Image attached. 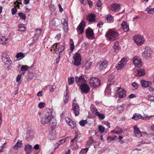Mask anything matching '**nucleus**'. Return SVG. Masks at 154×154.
I'll use <instances>...</instances> for the list:
<instances>
[{"label":"nucleus","instance_id":"nucleus-1","mask_svg":"<svg viewBox=\"0 0 154 154\" xmlns=\"http://www.w3.org/2000/svg\"><path fill=\"white\" fill-rule=\"evenodd\" d=\"M105 36L108 40L110 41H113L116 40L118 38V33L115 30L109 29L106 33Z\"/></svg>","mask_w":154,"mask_h":154},{"label":"nucleus","instance_id":"nucleus-2","mask_svg":"<svg viewBox=\"0 0 154 154\" xmlns=\"http://www.w3.org/2000/svg\"><path fill=\"white\" fill-rule=\"evenodd\" d=\"M41 123L43 124L49 123L50 124H52L54 126L56 125V123L55 122L54 119H52L46 116H41Z\"/></svg>","mask_w":154,"mask_h":154},{"label":"nucleus","instance_id":"nucleus-3","mask_svg":"<svg viewBox=\"0 0 154 154\" xmlns=\"http://www.w3.org/2000/svg\"><path fill=\"white\" fill-rule=\"evenodd\" d=\"M73 59L74 60L73 61V63L74 65L78 66L81 64V57L80 54L76 53L74 54Z\"/></svg>","mask_w":154,"mask_h":154},{"label":"nucleus","instance_id":"nucleus-4","mask_svg":"<svg viewBox=\"0 0 154 154\" xmlns=\"http://www.w3.org/2000/svg\"><path fill=\"white\" fill-rule=\"evenodd\" d=\"M133 40L138 45H142L144 42V39L143 36L138 35H135L133 37Z\"/></svg>","mask_w":154,"mask_h":154},{"label":"nucleus","instance_id":"nucleus-5","mask_svg":"<svg viewBox=\"0 0 154 154\" xmlns=\"http://www.w3.org/2000/svg\"><path fill=\"white\" fill-rule=\"evenodd\" d=\"M90 83L91 86L94 88L100 85V81L98 78L95 77L91 78Z\"/></svg>","mask_w":154,"mask_h":154},{"label":"nucleus","instance_id":"nucleus-6","mask_svg":"<svg viewBox=\"0 0 154 154\" xmlns=\"http://www.w3.org/2000/svg\"><path fill=\"white\" fill-rule=\"evenodd\" d=\"M127 59L125 57H123L121 59V60L118 63L116 66V69L118 70H121L122 69L127 63Z\"/></svg>","mask_w":154,"mask_h":154},{"label":"nucleus","instance_id":"nucleus-7","mask_svg":"<svg viewBox=\"0 0 154 154\" xmlns=\"http://www.w3.org/2000/svg\"><path fill=\"white\" fill-rule=\"evenodd\" d=\"M126 91L125 89L121 88H118L116 95L119 98H124L126 96Z\"/></svg>","mask_w":154,"mask_h":154},{"label":"nucleus","instance_id":"nucleus-8","mask_svg":"<svg viewBox=\"0 0 154 154\" xmlns=\"http://www.w3.org/2000/svg\"><path fill=\"white\" fill-rule=\"evenodd\" d=\"M151 49L149 47L146 46L145 48L144 51L143 52L142 56L146 59H149L151 57Z\"/></svg>","mask_w":154,"mask_h":154},{"label":"nucleus","instance_id":"nucleus-9","mask_svg":"<svg viewBox=\"0 0 154 154\" xmlns=\"http://www.w3.org/2000/svg\"><path fill=\"white\" fill-rule=\"evenodd\" d=\"M86 36L88 39H93L94 38V33L92 29L90 27H88L86 30Z\"/></svg>","mask_w":154,"mask_h":154},{"label":"nucleus","instance_id":"nucleus-10","mask_svg":"<svg viewBox=\"0 0 154 154\" xmlns=\"http://www.w3.org/2000/svg\"><path fill=\"white\" fill-rule=\"evenodd\" d=\"M85 25L86 23L83 20L79 23L76 29L78 34H82L83 33Z\"/></svg>","mask_w":154,"mask_h":154},{"label":"nucleus","instance_id":"nucleus-11","mask_svg":"<svg viewBox=\"0 0 154 154\" xmlns=\"http://www.w3.org/2000/svg\"><path fill=\"white\" fill-rule=\"evenodd\" d=\"M132 61L135 66L138 67H141L143 64L141 59L138 57H134L132 59Z\"/></svg>","mask_w":154,"mask_h":154},{"label":"nucleus","instance_id":"nucleus-12","mask_svg":"<svg viewBox=\"0 0 154 154\" xmlns=\"http://www.w3.org/2000/svg\"><path fill=\"white\" fill-rule=\"evenodd\" d=\"M75 82L79 86L86 83V81L82 76H76L75 78Z\"/></svg>","mask_w":154,"mask_h":154},{"label":"nucleus","instance_id":"nucleus-13","mask_svg":"<svg viewBox=\"0 0 154 154\" xmlns=\"http://www.w3.org/2000/svg\"><path fill=\"white\" fill-rule=\"evenodd\" d=\"M72 110L75 116H77L79 114L80 108L77 103H73Z\"/></svg>","mask_w":154,"mask_h":154},{"label":"nucleus","instance_id":"nucleus-14","mask_svg":"<svg viewBox=\"0 0 154 154\" xmlns=\"http://www.w3.org/2000/svg\"><path fill=\"white\" fill-rule=\"evenodd\" d=\"M42 116H46L52 119H54L52 116V111L49 108H47L44 110Z\"/></svg>","mask_w":154,"mask_h":154},{"label":"nucleus","instance_id":"nucleus-15","mask_svg":"<svg viewBox=\"0 0 154 154\" xmlns=\"http://www.w3.org/2000/svg\"><path fill=\"white\" fill-rule=\"evenodd\" d=\"M80 89L84 93H87L90 91L89 86L86 83L79 86Z\"/></svg>","mask_w":154,"mask_h":154},{"label":"nucleus","instance_id":"nucleus-16","mask_svg":"<svg viewBox=\"0 0 154 154\" xmlns=\"http://www.w3.org/2000/svg\"><path fill=\"white\" fill-rule=\"evenodd\" d=\"M2 60L4 63L7 64H10L11 62L8 56L5 53H3L2 54Z\"/></svg>","mask_w":154,"mask_h":154},{"label":"nucleus","instance_id":"nucleus-17","mask_svg":"<svg viewBox=\"0 0 154 154\" xmlns=\"http://www.w3.org/2000/svg\"><path fill=\"white\" fill-rule=\"evenodd\" d=\"M133 129H134V136L136 137L140 138L142 137V133L139 129L137 126H134Z\"/></svg>","mask_w":154,"mask_h":154},{"label":"nucleus","instance_id":"nucleus-18","mask_svg":"<svg viewBox=\"0 0 154 154\" xmlns=\"http://www.w3.org/2000/svg\"><path fill=\"white\" fill-rule=\"evenodd\" d=\"M96 16L94 14H89L87 16V19L89 22H95L96 21Z\"/></svg>","mask_w":154,"mask_h":154},{"label":"nucleus","instance_id":"nucleus-19","mask_svg":"<svg viewBox=\"0 0 154 154\" xmlns=\"http://www.w3.org/2000/svg\"><path fill=\"white\" fill-rule=\"evenodd\" d=\"M120 9V6L118 4H112L111 6L110 9L112 11L118 12Z\"/></svg>","mask_w":154,"mask_h":154},{"label":"nucleus","instance_id":"nucleus-20","mask_svg":"<svg viewBox=\"0 0 154 154\" xmlns=\"http://www.w3.org/2000/svg\"><path fill=\"white\" fill-rule=\"evenodd\" d=\"M81 137L80 134H76L74 137V138L72 139L71 141L70 144L72 145L75 146L77 145V142L78 140Z\"/></svg>","mask_w":154,"mask_h":154},{"label":"nucleus","instance_id":"nucleus-21","mask_svg":"<svg viewBox=\"0 0 154 154\" xmlns=\"http://www.w3.org/2000/svg\"><path fill=\"white\" fill-rule=\"evenodd\" d=\"M108 64V62L106 60H104L100 64L99 68L101 70H104L107 68Z\"/></svg>","mask_w":154,"mask_h":154},{"label":"nucleus","instance_id":"nucleus-22","mask_svg":"<svg viewBox=\"0 0 154 154\" xmlns=\"http://www.w3.org/2000/svg\"><path fill=\"white\" fill-rule=\"evenodd\" d=\"M136 75L138 76H142L145 74V70L144 69L138 68L136 70Z\"/></svg>","mask_w":154,"mask_h":154},{"label":"nucleus","instance_id":"nucleus-23","mask_svg":"<svg viewBox=\"0 0 154 154\" xmlns=\"http://www.w3.org/2000/svg\"><path fill=\"white\" fill-rule=\"evenodd\" d=\"M141 83L142 86L145 88L149 87L152 85V82L150 81L141 80Z\"/></svg>","mask_w":154,"mask_h":154},{"label":"nucleus","instance_id":"nucleus-24","mask_svg":"<svg viewBox=\"0 0 154 154\" xmlns=\"http://www.w3.org/2000/svg\"><path fill=\"white\" fill-rule=\"evenodd\" d=\"M94 110L95 111L94 114L97 116L100 119L103 120L105 118V116L104 114L100 113L98 111L97 109H94Z\"/></svg>","mask_w":154,"mask_h":154},{"label":"nucleus","instance_id":"nucleus-25","mask_svg":"<svg viewBox=\"0 0 154 154\" xmlns=\"http://www.w3.org/2000/svg\"><path fill=\"white\" fill-rule=\"evenodd\" d=\"M32 146L30 145H26L25 147L24 150L26 154H31Z\"/></svg>","mask_w":154,"mask_h":154},{"label":"nucleus","instance_id":"nucleus-26","mask_svg":"<svg viewBox=\"0 0 154 154\" xmlns=\"http://www.w3.org/2000/svg\"><path fill=\"white\" fill-rule=\"evenodd\" d=\"M121 26L122 27V29L125 32H128L129 29V26L127 23L123 21L121 24Z\"/></svg>","mask_w":154,"mask_h":154},{"label":"nucleus","instance_id":"nucleus-27","mask_svg":"<svg viewBox=\"0 0 154 154\" xmlns=\"http://www.w3.org/2000/svg\"><path fill=\"white\" fill-rule=\"evenodd\" d=\"M105 18L108 22L109 23H112L114 20L113 17L110 14H108L106 15L105 16Z\"/></svg>","mask_w":154,"mask_h":154},{"label":"nucleus","instance_id":"nucleus-28","mask_svg":"<svg viewBox=\"0 0 154 154\" xmlns=\"http://www.w3.org/2000/svg\"><path fill=\"white\" fill-rule=\"evenodd\" d=\"M142 118V116L141 114L135 113L134 114L132 118L134 120H137L141 119Z\"/></svg>","mask_w":154,"mask_h":154},{"label":"nucleus","instance_id":"nucleus-29","mask_svg":"<svg viewBox=\"0 0 154 154\" xmlns=\"http://www.w3.org/2000/svg\"><path fill=\"white\" fill-rule=\"evenodd\" d=\"M61 23L64 26V29H65L67 31L68 28L67 21L65 19H62Z\"/></svg>","mask_w":154,"mask_h":154},{"label":"nucleus","instance_id":"nucleus-30","mask_svg":"<svg viewBox=\"0 0 154 154\" xmlns=\"http://www.w3.org/2000/svg\"><path fill=\"white\" fill-rule=\"evenodd\" d=\"M19 30L20 31H25L26 30V28L23 24H21L18 25Z\"/></svg>","mask_w":154,"mask_h":154},{"label":"nucleus","instance_id":"nucleus-31","mask_svg":"<svg viewBox=\"0 0 154 154\" xmlns=\"http://www.w3.org/2000/svg\"><path fill=\"white\" fill-rule=\"evenodd\" d=\"M64 47L63 45H60L59 43V46L57 48V50L56 51H58L59 53L62 52L64 49Z\"/></svg>","mask_w":154,"mask_h":154},{"label":"nucleus","instance_id":"nucleus-32","mask_svg":"<svg viewBox=\"0 0 154 154\" xmlns=\"http://www.w3.org/2000/svg\"><path fill=\"white\" fill-rule=\"evenodd\" d=\"M42 29H36L35 32V35L37 37H38L40 35L42 32Z\"/></svg>","mask_w":154,"mask_h":154},{"label":"nucleus","instance_id":"nucleus-33","mask_svg":"<svg viewBox=\"0 0 154 154\" xmlns=\"http://www.w3.org/2000/svg\"><path fill=\"white\" fill-rule=\"evenodd\" d=\"M113 48L116 52V53L118 51L119 43L118 42H116L114 43Z\"/></svg>","mask_w":154,"mask_h":154},{"label":"nucleus","instance_id":"nucleus-34","mask_svg":"<svg viewBox=\"0 0 154 154\" xmlns=\"http://www.w3.org/2000/svg\"><path fill=\"white\" fill-rule=\"evenodd\" d=\"M91 65V62L90 61H88L85 63L84 67L86 69H89Z\"/></svg>","mask_w":154,"mask_h":154},{"label":"nucleus","instance_id":"nucleus-35","mask_svg":"<svg viewBox=\"0 0 154 154\" xmlns=\"http://www.w3.org/2000/svg\"><path fill=\"white\" fill-rule=\"evenodd\" d=\"M124 106L122 105L120 106L117 108V111L119 113H121L124 110Z\"/></svg>","mask_w":154,"mask_h":154},{"label":"nucleus","instance_id":"nucleus-36","mask_svg":"<svg viewBox=\"0 0 154 154\" xmlns=\"http://www.w3.org/2000/svg\"><path fill=\"white\" fill-rule=\"evenodd\" d=\"M25 57V54L21 52L17 53L16 56V57L17 58H23L24 57Z\"/></svg>","mask_w":154,"mask_h":154},{"label":"nucleus","instance_id":"nucleus-37","mask_svg":"<svg viewBox=\"0 0 154 154\" xmlns=\"http://www.w3.org/2000/svg\"><path fill=\"white\" fill-rule=\"evenodd\" d=\"M18 16L22 20H25L26 19V16L22 12H20L18 14Z\"/></svg>","mask_w":154,"mask_h":154},{"label":"nucleus","instance_id":"nucleus-38","mask_svg":"<svg viewBox=\"0 0 154 154\" xmlns=\"http://www.w3.org/2000/svg\"><path fill=\"white\" fill-rule=\"evenodd\" d=\"M88 150V148H83L80 151V154H86Z\"/></svg>","mask_w":154,"mask_h":154},{"label":"nucleus","instance_id":"nucleus-39","mask_svg":"<svg viewBox=\"0 0 154 154\" xmlns=\"http://www.w3.org/2000/svg\"><path fill=\"white\" fill-rule=\"evenodd\" d=\"M72 128H74L76 126V124L75 122L72 121L68 125Z\"/></svg>","mask_w":154,"mask_h":154},{"label":"nucleus","instance_id":"nucleus-40","mask_svg":"<svg viewBox=\"0 0 154 154\" xmlns=\"http://www.w3.org/2000/svg\"><path fill=\"white\" fill-rule=\"evenodd\" d=\"M29 67L26 65H22L21 68V70L22 71H26L29 68Z\"/></svg>","mask_w":154,"mask_h":154},{"label":"nucleus","instance_id":"nucleus-41","mask_svg":"<svg viewBox=\"0 0 154 154\" xmlns=\"http://www.w3.org/2000/svg\"><path fill=\"white\" fill-rule=\"evenodd\" d=\"M74 82V79L73 77L68 78V83L70 85H72Z\"/></svg>","mask_w":154,"mask_h":154},{"label":"nucleus","instance_id":"nucleus-42","mask_svg":"<svg viewBox=\"0 0 154 154\" xmlns=\"http://www.w3.org/2000/svg\"><path fill=\"white\" fill-rule=\"evenodd\" d=\"M105 128L102 125H100L98 127V130L101 133L103 132L105 130Z\"/></svg>","mask_w":154,"mask_h":154},{"label":"nucleus","instance_id":"nucleus-43","mask_svg":"<svg viewBox=\"0 0 154 154\" xmlns=\"http://www.w3.org/2000/svg\"><path fill=\"white\" fill-rule=\"evenodd\" d=\"M87 123V121L86 120H82L79 122V124L80 125L82 126H84L85 124Z\"/></svg>","mask_w":154,"mask_h":154},{"label":"nucleus","instance_id":"nucleus-44","mask_svg":"<svg viewBox=\"0 0 154 154\" xmlns=\"http://www.w3.org/2000/svg\"><path fill=\"white\" fill-rule=\"evenodd\" d=\"M22 0H17V1L14 3V4L16 5L17 7H19L20 5L19 4H22Z\"/></svg>","mask_w":154,"mask_h":154},{"label":"nucleus","instance_id":"nucleus-45","mask_svg":"<svg viewBox=\"0 0 154 154\" xmlns=\"http://www.w3.org/2000/svg\"><path fill=\"white\" fill-rule=\"evenodd\" d=\"M117 128L119 129V131H112V132L114 133L117 134H119L121 133L123 131L121 129V128H119L118 127H116V129Z\"/></svg>","mask_w":154,"mask_h":154},{"label":"nucleus","instance_id":"nucleus-46","mask_svg":"<svg viewBox=\"0 0 154 154\" xmlns=\"http://www.w3.org/2000/svg\"><path fill=\"white\" fill-rule=\"evenodd\" d=\"M59 21L57 19H55L52 20L51 21L52 25L54 26H55L56 25Z\"/></svg>","mask_w":154,"mask_h":154},{"label":"nucleus","instance_id":"nucleus-47","mask_svg":"<svg viewBox=\"0 0 154 154\" xmlns=\"http://www.w3.org/2000/svg\"><path fill=\"white\" fill-rule=\"evenodd\" d=\"M132 85L133 87H134L135 89H137L139 87V85L137 83L135 82H133L132 83Z\"/></svg>","mask_w":154,"mask_h":154},{"label":"nucleus","instance_id":"nucleus-48","mask_svg":"<svg viewBox=\"0 0 154 154\" xmlns=\"http://www.w3.org/2000/svg\"><path fill=\"white\" fill-rule=\"evenodd\" d=\"M146 10L147 12L149 14H153L154 13V8H147Z\"/></svg>","mask_w":154,"mask_h":154},{"label":"nucleus","instance_id":"nucleus-49","mask_svg":"<svg viewBox=\"0 0 154 154\" xmlns=\"http://www.w3.org/2000/svg\"><path fill=\"white\" fill-rule=\"evenodd\" d=\"M58 46H59V43H57L53 45L52 47L54 50H55V49L57 50Z\"/></svg>","mask_w":154,"mask_h":154},{"label":"nucleus","instance_id":"nucleus-50","mask_svg":"<svg viewBox=\"0 0 154 154\" xmlns=\"http://www.w3.org/2000/svg\"><path fill=\"white\" fill-rule=\"evenodd\" d=\"M96 5L97 7H100L102 5L101 2L100 0H96Z\"/></svg>","mask_w":154,"mask_h":154},{"label":"nucleus","instance_id":"nucleus-51","mask_svg":"<svg viewBox=\"0 0 154 154\" xmlns=\"http://www.w3.org/2000/svg\"><path fill=\"white\" fill-rule=\"evenodd\" d=\"M45 106V104L44 102L40 103L38 104V107L40 108H42Z\"/></svg>","mask_w":154,"mask_h":154},{"label":"nucleus","instance_id":"nucleus-52","mask_svg":"<svg viewBox=\"0 0 154 154\" xmlns=\"http://www.w3.org/2000/svg\"><path fill=\"white\" fill-rule=\"evenodd\" d=\"M63 98V101L65 104H66L68 102V95H67V94H66V96H65Z\"/></svg>","mask_w":154,"mask_h":154},{"label":"nucleus","instance_id":"nucleus-53","mask_svg":"<svg viewBox=\"0 0 154 154\" xmlns=\"http://www.w3.org/2000/svg\"><path fill=\"white\" fill-rule=\"evenodd\" d=\"M112 83L111 82V83H108V85L107 86V87H106V90H107L108 89H109V88H109V86L110 85H111L112 84H113V82L114 81V79H112ZM109 82H111V80L110 79H109Z\"/></svg>","mask_w":154,"mask_h":154},{"label":"nucleus","instance_id":"nucleus-54","mask_svg":"<svg viewBox=\"0 0 154 154\" xmlns=\"http://www.w3.org/2000/svg\"><path fill=\"white\" fill-rule=\"evenodd\" d=\"M49 7L50 10L53 11H54L56 9V8L54 5L52 4H50L49 5Z\"/></svg>","mask_w":154,"mask_h":154},{"label":"nucleus","instance_id":"nucleus-55","mask_svg":"<svg viewBox=\"0 0 154 154\" xmlns=\"http://www.w3.org/2000/svg\"><path fill=\"white\" fill-rule=\"evenodd\" d=\"M11 11L12 12V15H14L15 14L17 11V8L15 7L14 8H12Z\"/></svg>","mask_w":154,"mask_h":154},{"label":"nucleus","instance_id":"nucleus-56","mask_svg":"<svg viewBox=\"0 0 154 154\" xmlns=\"http://www.w3.org/2000/svg\"><path fill=\"white\" fill-rule=\"evenodd\" d=\"M102 123L103 125H105L108 126V127L109 128L110 127V124L107 121H103L102 122Z\"/></svg>","mask_w":154,"mask_h":154},{"label":"nucleus","instance_id":"nucleus-57","mask_svg":"<svg viewBox=\"0 0 154 154\" xmlns=\"http://www.w3.org/2000/svg\"><path fill=\"white\" fill-rule=\"evenodd\" d=\"M16 143L19 148L21 147L23 144L22 141L19 140H17V142Z\"/></svg>","mask_w":154,"mask_h":154},{"label":"nucleus","instance_id":"nucleus-58","mask_svg":"<svg viewBox=\"0 0 154 154\" xmlns=\"http://www.w3.org/2000/svg\"><path fill=\"white\" fill-rule=\"evenodd\" d=\"M148 100L149 101H153L154 100V97L151 95L148 96Z\"/></svg>","mask_w":154,"mask_h":154},{"label":"nucleus","instance_id":"nucleus-59","mask_svg":"<svg viewBox=\"0 0 154 154\" xmlns=\"http://www.w3.org/2000/svg\"><path fill=\"white\" fill-rule=\"evenodd\" d=\"M21 77L22 75L21 74H19L17 76L16 79V81L17 82H18L20 80Z\"/></svg>","mask_w":154,"mask_h":154},{"label":"nucleus","instance_id":"nucleus-60","mask_svg":"<svg viewBox=\"0 0 154 154\" xmlns=\"http://www.w3.org/2000/svg\"><path fill=\"white\" fill-rule=\"evenodd\" d=\"M42 93L43 91H39L36 94L37 96L38 97L42 96Z\"/></svg>","mask_w":154,"mask_h":154},{"label":"nucleus","instance_id":"nucleus-61","mask_svg":"<svg viewBox=\"0 0 154 154\" xmlns=\"http://www.w3.org/2000/svg\"><path fill=\"white\" fill-rule=\"evenodd\" d=\"M66 123L69 125L70 122L72 121L68 117H66L65 119Z\"/></svg>","mask_w":154,"mask_h":154},{"label":"nucleus","instance_id":"nucleus-62","mask_svg":"<svg viewBox=\"0 0 154 154\" xmlns=\"http://www.w3.org/2000/svg\"><path fill=\"white\" fill-rule=\"evenodd\" d=\"M103 24V23L102 22L100 21L97 24V26L99 27H101L102 26Z\"/></svg>","mask_w":154,"mask_h":154},{"label":"nucleus","instance_id":"nucleus-63","mask_svg":"<svg viewBox=\"0 0 154 154\" xmlns=\"http://www.w3.org/2000/svg\"><path fill=\"white\" fill-rule=\"evenodd\" d=\"M1 41L4 42L7 41L8 39H6L4 36H2L1 38Z\"/></svg>","mask_w":154,"mask_h":154},{"label":"nucleus","instance_id":"nucleus-64","mask_svg":"<svg viewBox=\"0 0 154 154\" xmlns=\"http://www.w3.org/2000/svg\"><path fill=\"white\" fill-rule=\"evenodd\" d=\"M149 91L151 93H152L154 91V88L152 87H150L149 89Z\"/></svg>","mask_w":154,"mask_h":154}]
</instances>
